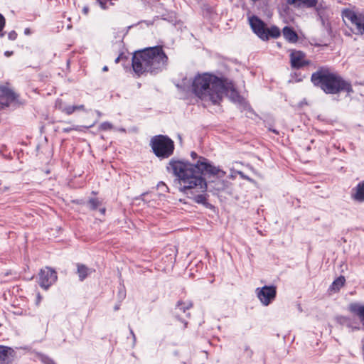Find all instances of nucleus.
<instances>
[{"label":"nucleus","mask_w":364,"mask_h":364,"mask_svg":"<svg viewBox=\"0 0 364 364\" xmlns=\"http://www.w3.org/2000/svg\"><path fill=\"white\" fill-rule=\"evenodd\" d=\"M8 38L9 40L14 41L17 38V33H16V31H12L9 33Z\"/></svg>","instance_id":"nucleus-28"},{"label":"nucleus","mask_w":364,"mask_h":364,"mask_svg":"<svg viewBox=\"0 0 364 364\" xmlns=\"http://www.w3.org/2000/svg\"><path fill=\"white\" fill-rule=\"evenodd\" d=\"M312 83L320 87L326 94H337L346 92L348 95L353 92L349 81L344 80L339 74L327 67H321L311 75Z\"/></svg>","instance_id":"nucleus-4"},{"label":"nucleus","mask_w":364,"mask_h":364,"mask_svg":"<svg viewBox=\"0 0 364 364\" xmlns=\"http://www.w3.org/2000/svg\"><path fill=\"white\" fill-rule=\"evenodd\" d=\"M345 278L343 276L338 277L331 284V289L334 291H338L345 284Z\"/></svg>","instance_id":"nucleus-19"},{"label":"nucleus","mask_w":364,"mask_h":364,"mask_svg":"<svg viewBox=\"0 0 364 364\" xmlns=\"http://www.w3.org/2000/svg\"><path fill=\"white\" fill-rule=\"evenodd\" d=\"M130 332L133 335L134 338L135 339V335L134 334L133 331L132 329L130 330Z\"/></svg>","instance_id":"nucleus-38"},{"label":"nucleus","mask_w":364,"mask_h":364,"mask_svg":"<svg viewBox=\"0 0 364 364\" xmlns=\"http://www.w3.org/2000/svg\"><path fill=\"white\" fill-rule=\"evenodd\" d=\"M75 111V106H66L63 109V112L66 113L67 114H71Z\"/></svg>","instance_id":"nucleus-26"},{"label":"nucleus","mask_w":364,"mask_h":364,"mask_svg":"<svg viewBox=\"0 0 364 364\" xmlns=\"http://www.w3.org/2000/svg\"><path fill=\"white\" fill-rule=\"evenodd\" d=\"M108 70V68L107 66H104L103 68H102V71L105 72V71H107Z\"/></svg>","instance_id":"nucleus-35"},{"label":"nucleus","mask_w":364,"mask_h":364,"mask_svg":"<svg viewBox=\"0 0 364 364\" xmlns=\"http://www.w3.org/2000/svg\"><path fill=\"white\" fill-rule=\"evenodd\" d=\"M221 178H218L217 180L210 182L211 191H214V193H219L228 188V183Z\"/></svg>","instance_id":"nucleus-13"},{"label":"nucleus","mask_w":364,"mask_h":364,"mask_svg":"<svg viewBox=\"0 0 364 364\" xmlns=\"http://www.w3.org/2000/svg\"><path fill=\"white\" fill-rule=\"evenodd\" d=\"M341 16L345 24L356 35L364 34V14L352 9H344Z\"/></svg>","instance_id":"nucleus-5"},{"label":"nucleus","mask_w":364,"mask_h":364,"mask_svg":"<svg viewBox=\"0 0 364 364\" xmlns=\"http://www.w3.org/2000/svg\"><path fill=\"white\" fill-rule=\"evenodd\" d=\"M283 36L286 40L291 43H295L298 40V36L296 32L289 27H284L283 28Z\"/></svg>","instance_id":"nucleus-16"},{"label":"nucleus","mask_w":364,"mask_h":364,"mask_svg":"<svg viewBox=\"0 0 364 364\" xmlns=\"http://www.w3.org/2000/svg\"><path fill=\"white\" fill-rule=\"evenodd\" d=\"M82 12L85 14H87L88 12H89V8L87 6H85L82 9Z\"/></svg>","instance_id":"nucleus-32"},{"label":"nucleus","mask_w":364,"mask_h":364,"mask_svg":"<svg viewBox=\"0 0 364 364\" xmlns=\"http://www.w3.org/2000/svg\"><path fill=\"white\" fill-rule=\"evenodd\" d=\"M119 57H118V58H116V60H115V63H117L119 62Z\"/></svg>","instance_id":"nucleus-39"},{"label":"nucleus","mask_w":364,"mask_h":364,"mask_svg":"<svg viewBox=\"0 0 364 364\" xmlns=\"http://www.w3.org/2000/svg\"><path fill=\"white\" fill-rule=\"evenodd\" d=\"M4 54L6 56L9 57L13 54V52L12 51H6Z\"/></svg>","instance_id":"nucleus-33"},{"label":"nucleus","mask_w":364,"mask_h":364,"mask_svg":"<svg viewBox=\"0 0 364 364\" xmlns=\"http://www.w3.org/2000/svg\"><path fill=\"white\" fill-rule=\"evenodd\" d=\"M113 1L110 0H100L97 1V4L100 6V8L103 10L109 9L110 6H114Z\"/></svg>","instance_id":"nucleus-21"},{"label":"nucleus","mask_w":364,"mask_h":364,"mask_svg":"<svg viewBox=\"0 0 364 364\" xmlns=\"http://www.w3.org/2000/svg\"><path fill=\"white\" fill-rule=\"evenodd\" d=\"M56 280L57 274L51 268L46 267L40 271L38 284L42 288L48 289Z\"/></svg>","instance_id":"nucleus-8"},{"label":"nucleus","mask_w":364,"mask_h":364,"mask_svg":"<svg viewBox=\"0 0 364 364\" xmlns=\"http://www.w3.org/2000/svg\"><path fill=\"white\" fill-rule=\"evenodd\" d=\"M350 311L356 314L360 320V322L364 326V305L352 303L349 306Z\"/></svg>","instance_id":"nucleus-14"},{"label":"nucleus","mask_w":364,"mask_h":364,"mask_svg":"<svg viewBox=\"0 0 364 364\" xmlns=\"http://www.w3.org/2000/svg\"><path fill=\"white\" fill-rule=\"evenodd\" d=\"M191 156L193 159H198V154L195 152V151H192L191 153Z\"/></svg>","instance_id":"nucleus-30"},{"label":"nucleus","mask_w":364,"mask_h":364,"mask_svg":"<svg viewBox=\"0 0 364 364\" xmlns=\"http://www.w3.org/2000/svg\"><path fill=\"white\" fill-rule=\"evenodd\" d=\"M16 99V94L5 86L0 87V107L8 106Z\"/></svg>","instance_id":"nucleus-11"},{"label":"nucleus","mask_w":364,"mask_h":364,"mask_svg":"<svg viewBox=\"0 0 364 364\" xmlns=\"http://www.w3.org/2000/svg\"><path fill=\"white\" fill-rule=\"evenodd\" d=\"M6 21L5 18L0 14V37H3L4 36V33L3 32V29L5 26Z\"/></svg>","instance_id":"nucleus-25"},{"label":"nucleus","mask_w":364,"mask_h":364,"mask_svg":"<svg viewBox=\"0 0 364 364\" xmlns=\"http://www.w3.org/2000/svg\"><path fill=\"white\" fill-rule=\"evenodd\" d=\"M112 127V125L109 122H103L100 124V129L102 130H109L111 129Z\"/></svg>","instance_id":"nucleus-27"},{"label":"nucleus","mask_w":364,"mask_h":364,"mask_svg":"<svg viewBox=\"0 0 364 364\" xmlns=\"http://www.w3.org/2000/svg\"><path fill=\"white\" fill-rule=\"evenodd\" d=\"M272 132L277 134V132L276 130H274V129L272 130Z\"/></svg>","instance_id":"nucleus-40"},{"label":"nucleus","mask_w":364,"mask_h":364,"mask_svg":"<svg viewBox=\"0 0 364 364\" xmlns=\"http://www.w3.org/2000/svg\"><path fill=\"white\" fill-rule=\"evenodd\" d=\"M88 205L90 209L96 210L100 205V202L97 198H91L88 200Z\"/></svg>","instance_id":"nucleus-22"},{"label":"nucleus","mask_w":364,"mask_h":364,"mask_svg":"<svg viewBox=\"0 0 364 364\" xmlns=\"http://www.w3.org/2000/svg\"><path fill=\"white\" fill-rule=\"evenodd\" d=\"M75 111L84 109V105H77V106H75Z\"/></svg>","instance_id":"nucleus-31"},{"label":"nucleus","mask_w":364,"mask_h":364,"mask_svg":"<svg viewBox=\"0 0 364 364\" xmlns=\"http://www.w3.org/2000/svg\"><path fill=\"white\" fill-rule=\"evenodd\" d=\"M192 306V304L191 302H188L187 304L183 303V302H178L177 307L178 309L183 311L185 312L186 309H190Z\"/></svg>","instance_id":"nucleus-23"},{"label":"nucleus","mask_w":364,"mask_h":364,"mask_svg":"<svg viewBox=\"0 0 364 364\" xmlns=\"http://www.w3.org/2000/svg\"><path fill=\"white\" fill-rule=\"evenodd\" d=\"M167 170L176 177L181 192L198 204L208 206V184L201 175L209 177L223 178L225 172L215 166L208 159L200 156L195 164L172 159L168 164Z\"/></svg>","instance_id":"nucleus-1"},{"label":"nucleus","mask_w":364,"mask_h":364,"mask_svg":"<svg viewBox=\"0 0 364 364\" xmlns=\"http://www.w3.org/2000/svg\"><path fill=\"white\" fill-rule=\"evenodd\" d=\"M290 63L293 68L297 69L309 64V62L306 60L305 53L296 50H291Z\"/></svg>","instance_id":"nucleus-10"},{"label":"nucleus","mask_w":364,"mask_h":364,"mask_svg":"<svg viewBox=\"0 0 364 364\" xmlns=\"http://www.w3.org/2000/svg\"><path fill=\"white\" fill-rule=\"evenodd\" d=\"M30 33L29 29L26 28L25 30V34H28Z\"/></svg>","instance_id":"nucleus-37"},{"label":"nucleus","mask_w":364,"mask_h":364,"mask_svg":"<svg viewBox=\"0 0 364 364\" xmlns=\"http://www.w3.org/2000/svg\"><path fill=\"white\" fill-rule=\"evenodd\" d=\"M167 60L168 58L161 47H149L134 53L132 68L138 75L145 72L152 73L164 69Z\"/></svg>","instance_id":"nucleus-3"},{"label":"nucleus","mask_w":364,"mask_h":364,"mask_svg":"<svg viewBox=\"0 0 364 364\" xmlns=\"http://www.w3.org/2000/svg\"><path fill=\"white\" fill-rule=\"evenodd\" d=\"M191 92L201 101L219 104L225 93L229 94L223 81L209 73L197 75L191 82Z\"/></svg>","instance_id":"nucleus-2"},{"label":"nucleus","mask_w":364,"mask_h":364,"mask_svg":"<svg viewBox=\"0 0 364 364\" xmlns=\"http://www.w3.org/2000/svg\"><path fill=\"white\" fill-rule=\"evenodd\" d=\"M14 356V350L9 347L0 346V364H11Z\"/></svg>","instance_id":"nucleus-12"},{"label":"nucleus","mask_w":364,"mask_h":364,"mask_svg":"<svg viewBox=\"0 0 364 364\" xmlns=\"http://www.w3.org/2000/svg\"><path fill=\"white\" fill-rule=\"evenodd\" d=\"M151 146L155 155L159 158L166 159L173 152V141L166 136L158 135L151 139Z\"/></svg>","instance_id":"nucleus-6"},{"label":"nucleus","mask_w":364,"mask_h":364,"mask_svg":"<svg viewBox=\"0 0 364 364\" xmlns=\"http://www.w3.org/2000/svg\"><path fill=\"white\" fill-rule=\"evenodd\" d=\"M255 292L260 302L264 306H268L274 300L277 294V289L273 285L264 286L262 288H257Z\"/></svg>","instance_id":"nucleus-7"},{"label":"nucleus","mask_w":364,"mask_h":364,"mask_svg":"<svg viewBox=\"0 0 364 364\" xmlns=\"http://www.w3.org/2000/svg\"><path fill=\"white\" fill-rule=\"evenodd\" d=\"M355 200L364 201V181L359 183L355 188V193L353 195Z\"/></svg>","instance_id":"nucleus-18"},{"label":"nucleus","mask_w":364,"mask_h":364,"mask_svg":"<svg viewBox=\"0 0 364 364\" xmlns=\"http://www.w3.org/2000/svg\"><path fill=\"white\" fill-rule=\"evenodd\" d=\"M77 274L81 281L84 280L89 274L93 272L91 269L82 264H77Z\"/></svg>","instance_id":"nucleus-17"},{"label":"nucleus","mask_w":364,"mask_h":364,"mask_svg":"<svg viewBox=\"0 0 364 364\" xmlns=\"http://www.w3.org/2000/svg\"><path fill=\"white\" fill-rule=\"evenodd\" d=\"M230 97L231 98V100L234 102H239L240 101V96L239 95V94L235 90H231L230 91Z\"/></svg>","instance_id":"nucleus-24"},{"label":"nucleus","mask_w":364,"mask_h":364,"mask_svg":"<svg viewBox=\"0 0 364 364\" xmlns=\"http://www.w3.org/2000/svg\"><path fill=\"white\" fill-rule=\"evenodd\" d=\"M105 210H106L105 208H100V212L102 215H104V214L105 213Z\"/></svg>","instance_id":"nucleus-34"},{"label":"nucleus","mask_w":364,"mask_h":364,"mask_svg":"<svg viewBox=\"0 0 364 364\" xmlns=\"http://www.w3.org/2000/svg\"><path fill=\"white\" fill-rule=\"evenodd\" d=\"M267 34L268 37L277 38L280 35V31L277 27L272 26L270 28H267Z\"/></svg>","instance_id":"nucleus-20"},{"label":"nucleus","mask_w":364,"mask_h":364,"mask_svg":"<svg viewBox=\"0 0 364 364\" xmlns=\"http://www.w3.org/2000/svg\"><path fill=\"white\" fill-rule=\"evenodd\" d=\"M41 299V296L38 294V301H37V304H38V303L40 302Z\"/></svg>","instance_id":"nucleus-36"},{"label":"nucleus","mask_w":364,"mask_h":364,"mask_svg":"<svg viewBox=\"0 0 364 364\" xmlns=\"http://www.w3.org/2000/svg\"><path fill=\"white\" fill-rule=\"evenodd\" d=\"M249 23L253 32L261 39L267 40V28L264 23L258 17L253 16L249 18Z\"/></svg>","instance_id":"nucleus-9"},{"label":"nucleus","mask_w":364,"mask_h":364,"mask_svg":"<svg viewBox=\"0 0 364 364\" xmlns=\"http://www.w3.org/2000/svg\"><path fill=\"white\" fill-rule=\"evenodd\" d=\"M71 130H77V127H70V128H64L63 129L64 132H68Z\"/></svg>","instance_id":"nucleus-29"},{"label":"nucleus","mask_w":364,"mask_h":364,"mask_svg":"<svg viewBox=\"0 0 364 364\" xmlns=\"http://www.w3.org/2000/svg\"><path fill=\"white\" fill-rule=\"evenodd\" d=\"M287 3L295 7H313L316 6L317 0H287Z\"/></svg>","instance_id":"nucleus-15"}]
</instances>
